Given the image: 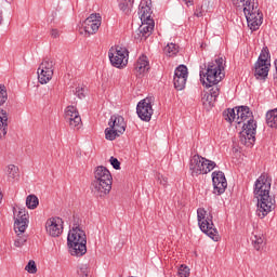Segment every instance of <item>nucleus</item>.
<instances>
[{
	"instance_id": "39",
	"label": "nucleus",
	"mask_w": 277,
	"mask_h": 277,
	"mask_svg": "<svg viewBox=\"0 0 277 277\" xmlns=\"http://www.w3.org/2000/svg\"><path fill=\"white\" fill-rule=\"evenodd\" d=\"M180 277H188L189 276V267L185 265H181L177 272Z\"/></svg>"
},
{
	"instance_id": "46",
	"label": "nucleus",
	"mask_w": 277,
	"mask_h": 277,
	"mask_svg": "<svg viewBox=\"0 0 277 277\" xmlns=\"http://www.w3.org/2000/svg\"><path fill=\"white\" fill-rule=\"evenodd\" d=\"M3 23V13L0 11V25Z\"/></svg>"
},
{
	"instance_id": "48",
	"label": "nucleus",
	"mask_w": 277,
	"mask_h": 277,
	"mask_svg": "<svg viewBox=\"0 0 277 277\" xmlns=\"http://www.w3.org/2000/svg\"><path fill=\"white\" fill-rule=\"evenodd\" d=\"M3 200V195L0 193V202Z\"/></svg>"
},
{
	"instance_id": "34",
	"label": "nucleus",
	"mask_w": 277,
	"mask_h": 277,
	"mask_svg": "<svg viewBox=\"0 0 277 277\" xmlns=\"http://www.w3.org/2000/svg\"><path fill=\"white\" fill-rule=\"evenodd\" d=\"M8 103V88L5 84H0V107H3Z\"/></svg>"
},
{
	"instance_id": "4",
	"label": "nucleus",
	"mask_w": 277,
	"mask_h": 277,
	"mask_svg": "<svg viewBox=\"0 0 277 277\" xmlns=\"http://www.w3.org/2000/svg\"><path fill=\"white\" fill-rule=\"evenodd\" d=\"M111 172L109 169L100 166L94 171V180L91 184L92 192L100 198H105L111 192Z\"/></svg>"
},
{
	"instance_id": "29",
	"label": "nucleus",
	"mask_w": 277,
	"mask_h": 277,
	"mask_svg": "<svg viewBox=\"0 0 277 277\" xmlns=\"http://www.w3.org/2000/svg\"><path fill=\"white\" fill-rule=\"evenodd\" d=\"M223 117L226 122H235V120H237V114L235 113V108H229L223 111Z\"/></svg>"
},
{
	"instance_id": "47",
	"label": "nucleus",
	"mask_w": 277,
	"mask_h": 277,
	"mask_svg": "<svg viewBox=\"0 0 277 277\" xmlns=\"http://www.w3.org/2000/svg\"><path fill=\"white\" fill-rule=\"evenodd\" d=\"M196 16L200 17V16H202V13L199 12V13L196 14Z\"/></svg>"
},
{
	"instance_id": "22",
	"label": "nucleus",
	"mask_w": 277,
	"mask_h": 277,
	"mask_svg": "<svg viewBox=\"0 0 277 277\" xmlns=\"http://www.w3.org/2000/svg\"><path fill=\"white\" fill-rule=\"evenodd\" d=\"M151 14H153V10L148 6V4L140 6L138 15H140L141 22L155 21L150 18Z\"/></svg>"
},
{
	"instance_id": "8",
	"label": "nucleus",
	"mask_w": 277,
	"mask_h": 277,
	"mask_svg": "<svg viewBox=\"0 0 277 277\" xmlns=\"http://www.w3.org/2000/svg\"><path fill=\"white\" fill-rule=\"evenodd\" d=\"M198 225L202 233L208 235L213 241H217V229L213 228V214L211 209H198L197 210Z\"/></svg>"
},
{
	"instance_id": "33",
	"label": "nucleus",
	"mask_w": 277,
	"mask_h": 277,
	"mask_svg": "<svg viewBox=\"0 0 277 277\" xmlns=\"http://www.w3.org/2000/svg\"><path fill=\"white\" fill-rule=\"evenodd\" d=\"M187 66L180 65L176 67L173 79H179L180 77L187 78Z\"/></svg>"
},
{
	"instance_id": "18",
	"label": "nucleus",
	"mask_w": 277,
	"mask_h": 277,
	"mask_svg": "<svg viewBox=\"0 0 277 277\" xmlns=\"http://www.w3.org/2000/svg\"><path fill=\"white\" fill-rule=\"evenodd\" d=\"M108 126L119 133H124V131H127V122H124V117L120 115H113L109 119Z\"/></svg>"
},
{
	"instance_id": "35",
	"label": "nucleus",
	"mask_w": 277,
	"mask_h": 277,
	"mask_svg": "<svg viewBox=\"0 0 277 277\" xmlns=\"http://www.w3.org/2000/svg\"><path fill=\"white\" fill-rule=\"evenodd\" d=\"M202 101H203V105L206 107H213V105H215V101H217V98L213 97V95H210V93H209V94L203 95Z\"/></svg>"
},
{
	"instance_id": "19",
	"label": "nucleus",
	"mask_w": 277,
	"mask_h": 277,
	"mask_svg": "<svg viewBox=\"0 0 277 277\" xmlns=\"http://www.w3.org/2000/svg\"><path fill=\"white\" fill-rule=\"evenodd\" d=\"M269 64L255 63L254 65V77L256 79L263 80L269 75Z\"/></svg>"
},
{
	"instance_id": "10",
	"label": "nucleus",
	"mask_w": 277,
	"mask_h": 277,
	"mask_svg": "<svg viewBox=\"0 0 277 277\" xmlns=\"http://www.w3.org/2000/svg\"><path fill=\"white\" fill-rule=\"evenodd\" d=\"M108 57L115 68H124L129 64V50L124 47L116 45L109 49Z\"/></svg>"
},
{
	"instance_id": "45",
	"label": "nucleus",
	"mask_w": 277,
	"mask_h": 277,
	"mask_svg": "<svg viewBox=\"0 0 277 277\" xmlns=\"http://www.w3.org/2000/svg\"><path fill=\"white\" fill-rule=\"evenodd\" d=\"M52 38H60V30L58 29H52L51 30Z\"/></svg>"
},
{
	"instance_id": "40",
	"label": "nucleus",
	"mask_w": 277,
	"mask_h": 277,
	"mask_svg": "<svg viewBox=\"0 0 277 277\" xmlns=\"http://www.w3.org/2000/svg\"><path fill=\"white\" fill-rule=\"evenodd\" d=\"M272 210H267V209H258L255 210V215H258V217L263 220V217H265Z\"/></svg>"
},
{
	"instance_id": "17",
	"label": "nucleus",
	"mask_w": 277,
	"mask_h": 277,
	"mask_svg": "<svg viewBox=\"0 0 277 277\" xmlns=\"http://www.w3.org/2000/svg\"><path fill=\"white\" fill-rule=\"evenodd\" d=\"M154 30H155V21L142 22V25L134 32V39L140 41L146 40V38H149V36L153 35Z\"/></svg>"
},
{
	"instance_id": "27",
	"label": "nucleus",
	"mask_w": 277,
	"mask_h": 277,
	"mask_svg": "<svg viewBox=\"0 0 277 277\" xmlns=\"http://www.w3.org/2000/svg\"><path fill=\"white\" fill-rule=\"evenodd\" d=\"M120 135H122V133L111 127L105 129V137L109 142H114V140H116V137H120Z\"/></svg>"
},
{
	"instance_id": "6",
	"label": "nucleus",
	"mask_w": 277,
	"mask_h": 277,
	"mask_svg": "<svg viewBox=\"0 0 277 277\" xmlns=\"http://www.w3.org/2000/svg\"><path fill=\"white\" fill-rule=\"evenodd\" d=\"M88 237L81 228H71L67 236V246L71 256H83L88 252Z\"/></svg>"
},
{
	"instance_id": "28",
	"label": "nucleus",
	"mask_w": 277,
	"mask_h": 277,
	"mask_svg": "<svg viewBox=\"0 0 277 277\" xmlns=\"http://www.w3.org/2000/svg\"><path fill=\"white\" fill-rule=\"evenodd\" d=\"M163 51H164V54L168 55V57H174V55L179 53V45H176V43H169L163 49Z\"/></svg>"
},
{
	"instance_id": "12",
	"label": "nucleus",
	"mask_w": 277,
	"mask_h": 277,
	"mask_svg": "<svg viewBox=\"0 0 277 277\" xmlns=\"http://www.w3.org/2000/svg\"><path fill=\"white\" fill-rule=\"evenodd\" d=\"M136 114L141 120L144 122H150V118H153V97H146L138 102L136 106Z\"/></svg>"
},
{
	"instance_id": "15",
	"label": "nucleus",
	"mask_w": 277,
	"mask_h": 277,
	"mask_svg": "<svg viewBox=\"0 0 277 277\" xmlns=\"http://www.w3.org/2000/svg\"><path fill=\"white\" fill-rule=\"evenodd\" d=\"M45 229L50 237H60L64 230V221L61 217H51L45 223Z\"/></svg>"
},
{
	"instance_id": "25",
	"label": "nucleus",
	"mask_w": 277,
	"mask_h": 277,
	"mask_svg": "<svg viewBox=\"0 0 277 277\" xmlns=\"http://www.w3.org/2000/svg\"><path fill=\"white\" fill-rule=\"evenodd\" d=\"M266 124L272 129H277V109L266 113Z\"/></svg>"
},
{
	"instance_id": "3",
	"label": "nucleus",
	"mask_w": 277,
	"mask_h": 277,
	"mask_svg": "<svg viewBox=\"0 0 277 277\" xmlns=\"http://www.w3.org/2000/svg\"><path fill=\"white\" fill-rule=\"evenodd\" d=\"M235 8L242 10L251 31H256L263 25V13L259 12V2L252 0H232Z\"/></svg>"
},
{
	"instance_id": "1",
	"label": "nucleus",
	"mask_w": 277,
	"mask_h": 277,
	"mask_svg": "<svg viewBox=\"0 0 277 277\" xmlns=\"http://www.w3.org/2000/svg\"><path fill=\"white\" fill-rule=\"evenodd\" d=\"M236 122L237 124H241V122H246L242 126V131L240 132V143L243 146L252 147L254 146V142L256 141V121H254L252 111H250V107L248 106H239L236 107Z\"/></svg>"
},
{
	"instance_id": "26",
	"label": "nucleus",
	"mask_w": 277,
	"mask_h": 277,
	"mask_svg": "<svg viewBox=\"0 0 277 277\" xmlns=\"http://www.w3.org/2000/svg\"><path fill=\"white\" fill-rule=\"evenodd\" d=\"M38 205H40V200L36 195H28L26 197V207L27 209H38Z\"/></svg>"
},
{
	"instance_id": "2",
	"label": "nucleus",
	"mask_w": 277,
	"mask_h": 277,
	"mask_svg": "<svg viewBox=\"0 0 277 277\" xmlns=\"http://www.w3.org/2000/svg\"><path fill=\"white\" fill-rule=\"evenodd\" d=\"M272 183L267 180V174L263 173L255 181L254 196L258 209H276V198L269 195Z\"/></svg>"
},
{
	"instance_id": "31",
	"label": "nucleus",
	"mask_w": 277,
	"mask_h": 277,
	"mask_svg": "<svg viewBox=\"0 0 277 277\" xmlns=\"http://www.w3.org/2000/svg\"><path fill=\"white\" fill-rule=\"evenodd\" d=\"M269 49H267V47L263 48L261 51V54L258 58V63L260 64H269Z\"/></svg>"
},
{
	"instance_id": "36",
	"label": "nucleus",
	"mask_w": 277,
	"mask_h": 277,
	"mask_svg": "<svg viewBox=\"0 0 277 277\" xmlns=\"http://www.w3.org/2000/svg\"><path fill=\"white\" fill-rule=\"evenodd\" d=\"M78 274L80 277H91L90 268L88 267V264H81L79 266Z\"/></svg>"
},
{
	"instance_id": "43",
	"label": "nucleus",
	"mask_w": 277,
	"mask_h": 277,
	"mask_svg": "<svg viewBox=\"0 0 277 277\" xmlns=\"http://www.w3.org/2000/svg\"><path fill=\"white\" fill-rule=\"evenodd\" d=\"M84 89L81 87L76 88V95L78 98H85V94L83 93Z\"/></svg>"
},
{
	"instance_id": "11",
	"label": "nucleus",
	"mask_w": 277,
	"mask_h": 277,
	"mask_svg": "<svg viewBox=\"0 0 277 277\" xmlns=\"http://www.w3.org/2000/svg\"><path fill=\"white\" fill-rule=\"evenodd\" d=\"M55 66V60L47 56L43 58L42 63L38 68V79L39 83L44 85V83H49L51 79H53V68Z\"/></svg>"
},
{
	"instance_id": "13",
	"label": "nucleus",
	"mask_w": 277,
	"mask_h": 277,
	"mask_svg": "<svg viewBox=\"0 0 277 277\" xmlns=\"http://www.w3.org/2000/svg\"><path fill=\"white\" fill-rule=\"evenodd\" d=\"M102 21L103 17H101L100 13H93L89 17H87L82 23L85 35L93 36V34H96V31H98L101 27Z\"/></svg>"
},
{
	"instance_id": "24",
	"label": "nucleus",
	"mask_w": 277,
	"mask_h": 277,
	"mask_svg": "<svg viewBox=\"0 0 277 277\" xmlns=\"http://www.w3.org/2000/svg\"><path fill=\"white\" fill-rule=\"evenodd\" d=\"M6 176H8V181L10 183H12V181L18 179L21 176L18 167H16L15 164H9L6 167Z\"/></svg>"
},
{
	"instance_id": "32",
	"label": "nucleus",
	"mask_w": 277,
	"mask_h": 277,
	"mask_svg": "<svg viewBox=\"0 0 277 277\" xmlns=\"http://www.w3.org/2000/svg\"><path fill=\"white\" fill-rule=\"evenodd\" d=\"M173 83H174V88L175 90H185V85L187 83V78L185 77H180V78H173Z\"/></svg>"
},
{
	"instance_id": "16",
	"label": "nucleus",
	"mask_w": 277,
	"mask_h": 277,
	"mask_svg": "<svg viewBox=\"0 0 277 277\" xmlns=\"http://www.w3.org/2000/svg\"><path fill=\"white\" fill-rule=\"evenodd\" d=\"M212 182L214 187V194L219 196L226 192V187H228V182H226V175L222 171H214L212 173Z\"/></svg>"
},
{
	"instance_id": "7",
	"label": "nucleus",
	"mask_w": 277,
	"mask_h": 277,
	"mask_svg": "<svg viewBox=\"0 0 277 277\" xmlns=\"http://www.w3.org/2000/svg\"><path fill=\"white\" fill-rule=\"evenodd\" d=\"M14 215V230L17 234V238L14 240L15 248H23L27 243V236L23 235L29 226V212L27 209L13 210Z\"/></svg>"
},
{
	"instance_id": "44",
	"label": "nucleus",
	"mask_w": 277,
	"mask_h": 277,
	"mask_svg": "<svg viewBox=\"0 0 277 277\" xmlns=\"http://www.w3.org/2000/svg\"><path fill=\"white\" fill-rule=\"evenodd\" d=\"M158 181L160 182V185H168V177L163 175H158Z\"/></svg>"
},
{
	"instance_id": "23",
	"label": "nucleus",
	"mask_w": 277,
	"mask_h": 277,
	"mask_svg": "<svg viewBox=\"0 0 277 277\" xmlns=\"http://www.w3.org/2000/svg\"><path fill=\"white\" fill-rule=\"evenodd\" d=\"M149 66H148V57L146 56H141L136 64H135V70L136 72H138L140 75H142V72H146V70H148Z\"/></svg>"
},
{
	"instance_id": "14",
	"label": "nucleus",
	"mask_w": 277,
	"mask_h": 277,
	"mask_svg": "<svg viewBox=\"0 0 277 277\" xmlns=\"http://www.w3.org/2000/svg\"><path fill=\"white\" fill-rule=\"evenodd\" d=\"M65 120L70 129H81V116L75 106H67L65 109Z\"/></svg>"
},
{
	"instance_id": "30",
	"label": "nucleus",
	"mask_w": 277,
	"mask_h": 277,
	"mask_svg": "<svg viewBox=\"0 0 277 277\" xmlns=\"http://www.w3.org/2000/svg\"><path fill=\"white\" fill-rule=\"evenodd\" d=\"M133 3H135V0H122L119 3V8L122 12L129 14L131 12V8H133Z\"/></svg>"
},
{
	"instance_id": "37",
	"label": "nucleus",
	"mask_w": 277,
	"mask_h": 277,
	"mask_svg": "<svg viewBox=\"0 0 277 277\" xmlns=\"http://www.w3.org/2000/svg\"><path fill=\"white\" fill-rule=\"evenodd\" d=\"M25 269L26 272H28V274H36L38 272V266L36 265V262L34 260H30L26 265Z\"/></svg>"
},
{
	"instance_id": "5",
	"label": "nucleus",
	"mask_w": 277,
	"mask_h": 277,
	"mask_svg": "<svg viewBox=\"0 0 277 277\" xmlns=\"http://www.w3.org/2000/svg\"><path fill=\"white\" fill-rule=\"evenodd\" d=\"M224 57H219L214 62L208 64L207 71H200V81L206 88H212V85H217L220 81L224 79Z\"/></svg>"
},
{
	"instance_id": "41",
	"label": "nucleus",
	"mask_w": 277,
	"mask_h": 277,
	"mask_svg": "<svg viewBox=\"0 0 277 277\" xmlns=\"http://www.w3.org/2000/svg\"><path fill=\"white\" fill-rule=\"evenodd\" d=\"M210 95H212L214 98H217V96H220V87H217V84L212 85V89L210 90Z\"/></svg>"
},
{
	"instance_id": "42",
	"label": "nucleus",
	"mask_w": 277,
	"mask_h": 277,
	"mask_svg": "<svg viewBox=\"0 0 277 277\" xmlns=\"http://www.w3.org/2000/svg\"><path fill=\"white\" fill-rule=\"evenodd\" d=\"M110 166H113L115 170H120V161L118 158L110 157Z\"/></svg>"
},
{
	"instance_id": "38",
	"label": "nucleus",
	"mask_w": 277,
	"mask_h": 277,
	"mask_svg": "<svg viewBox=\"0 0 277 277\" xmlns=\"http://www.w3.org/2000/svg\"><path fill=\"white\" fill-rule=\"evenodd\" d=\"M82 223H83V220L81 219V216L79 214L75 213L72 228H81Z\"/></svg>"
},
{
	"instance_id": "21",
	"label": "nucleus",
	"mask_w": 277,
	"mask_h": 277,
	"mask_svg": "<svg viewBox=\"0 0 277 277\" xmlns=\"http://www.w3.org/2000/svg\"><path fill=\"white\" fill-rule=\"evenodd\" d=\"M8 135V111L0 109V140Z\"/></svg>"
},
{
	"instance_id": "9",
	"label": "nucleus",
	"mask_w": 277,
	"mask_h": 277,
	"mask_svg": "<svg viewBox=\"0 0 277 277\" xmlns=\"http://www.w3.org/2000/svg\"><path fill=\"white\" fill-rule=\"evenodd\" d=\"M215 168V162L200 156L195 155L190 159L189 170L192 176H200V174H209Z\"/></svg>"
},
{
	"instance_id": "20",
	"label": "nucleus",
	"mask_w": 277,
	"mask_h": 277,
	"mask_svg": "<svg viewBox=\"0 0 277 277\" xmlns=\"http://www.w3.org/2000/svg\"><path fill=\"white\" fill-rule=\"evenodd\" d=\"M251 243L258 252L265 246V235L261 232L253 233V236L251 237Z\"/></svg>"
}]
</instances>
